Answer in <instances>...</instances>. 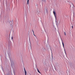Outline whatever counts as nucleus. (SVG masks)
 Instances as JSON below:
<instances>
[{
    "label": "nucleus",
    "instance_id": "1",
    "mask_svg": "<svg viewBox=\"0 0 75 75\" xmlns=\"http://www.w3.org/2000/svg\"><path fill=\"white\" fill-rule=\"evenodd\" d=\"M61 40H62V44L63 45V47L64 48V51L66 55V56H67V53H66V51H65V47H64V42H63V41H62V39H61Z\"/></svg>",
    "mask_w": 75,
    "mask_h": 75
},
{
    "label": "nucleus",
    "instance_id": "2",
    "mask_svg": "<svg viewBox=\"0 0 75 75\" xmlns=\"http://www.w3.org/2000/svg\"><path fill=\"white\" fill-rule=\"evenodd\" d=\"M53 13L54 15L55 16V22L56 23H57V16L56 15V13L55 11H53Z\"/></svg>",
    "mask_w": 75,
    "mask_h": 75
},
{
    "label": "nucleus",
    "instance_id": "3",
    "mask_svg": "<svg viewBox=\"0 0 75 75\" xmlns=\"http://www.w3.org/2000/svg\"><path fill=\"white\" fill-rule=\"evenodd\" d=\"M9 58L10 59V61H11V66H12V65H13V64H14V62H13V61H12V60L11 59V57L10 58V56H9Z\"/></svg>",
    "mask_w": 75,
    "mask_h": 75
},
{
    "label": "nucleus",
    "instance_id": "4",
    "mask_svg": "<svg viewBox=\"0 0 75 75\" xmlns=\"http://www.w3.org/2000/svg\"><path fill=\"white\" fill-rule=\"evenodd\" d=\"M10 23L11 24V26L12 27H13V23H12L11 22H10Z\"/></svg>",
    "mask_w": 75,
    "mask_h": 75
},
{
    "label": "nucleus",
    "instance_id": "5",
    "mask_svg": "<svg viewBox=\"0 0 75 75\" xmlns=\"http://www.w3.org/2000/svg\"><path fill=\"white\" fill-rule=\"evenodd\" d=\"M27 4H29V0H27Z\"/></svg>",
    "mask_w": 75,
    "mask_h": 75
},
{
    "label": "nucleus",
    "instance_id": "6",
    "mask_svg": "<svg viewBox=\"0 0 75 75\" xmlns=\"http://www.w3.org/2000/svg\"><path fill=\"white\" fill-rule=\"evenodd\" d=\"M8 5L9 6L8 7V9H9V10H10V4H8Z\"/></svg>",
    "mask_w": 75,
    "mask_h": 75
},
{
    "label": "nucleus",
    "instance_id": "7",
    "mask_svg": "<svg viewBox=\"0 0 75 75\" xmlns=\"http://www.w3.org/2000/svg\"><path fill=\"white\" fill-rule=\"evenodd\" d=\"M24 72L25 73V75H27V71H26V70H24Z\"/></svg>",
    "mask_w": 75,
    "mask_h": 75
},
{
    "label": "nucleus",
    "instance_id": "8",
    "mask_svg": "<svg viewBox=\"0 0 75 75\" xmlns=\"http://www.w3.org/2000/svg\"><path fill=\"white\" fill-rule=\"evenodd\" d=\"M32 30L33 32V35H34V36H35V37H36V36H35V35H34V30H33L32 29Z\"/></svg>",
    "mask_w": 75,
    "mask_h": 75
},
{
    "label": "nucleus",
    "instance_id": "9",
    "mask_svg": "<svg viewBox=\"0 0 75 75\" xmlns=\"http://www.w3.org/2000/svg\"><path fill=\"white\" fill-rule=\"evenodd\" d=\"M37 70H38V72H39V73H40V74L41 73L40 72V71H39V70H38V69L37 68Z\"/></svg>",
    "mask_w": 75,
    "mask_h": 75
},
{
    "label": "nucleus",
    "instance_id": "10",
    "mask_svg": "<svg viewBox=\"0 0 75 75\" xmlns=\"http://www.w3.org/2000/svg\"><path fill=\"white\" fill-rule=\"evenodd\" d=\"M42 1H43V2H46V1L45 0H42Z\"/></svg>",
    "mask_w": 75,
    "mask_h": 75
},
{
    "label": "nucleus",
    "instance_id": "11",
    "mask_svg": "<svg viewBox=\"0 0 75 75\" xmlns=\"http://www.w3.org/2000/svg\"><path fill=\"white\" fill-rule=\"evenodd\" d=\"M64 35H66V33L65 32H64Z\"/></svg>",
    "mask_w": 75,
    "mask_h": 75
},
{
    "label": "nucleus",
    "instance_id": "12",
    "mask_svg": "<svg viewBox=\"0 0 75 75\" xmlns=\"http://www.w3.org/2000/svg\"><path fill=\"white\" fill-rule=\"evenodd\" d=\"M30 49H31V46H30L29 47V49H30Z\"/></svg>",
    "mask_w": 75,
    "mask_h": 75
},
{
    "label": "nucleus",
    "instance_id": "13",
    "mask_svg": "<svg viewBox=\"0 0 75 75\" xmlns=\"http://www.w3.org/2000/svg\"><path fill=\"white\" fill-rule=\"evenodd\" d=\"M46 13H47V12H48V11H47V9H46Z\"/></svg>",
    "mask_w": 75,
    "mask_h": 75
},
{
    "label": "nucleus",
    "instance_id": "14",
    "mask_svg": "<svg viewBox=\"0 0 75 75\" xmlns=\"http://www.w3.org/2000/svg\"><path fill=\"white\" fill-rule=\"evenodd\" d=\"M72 4V6H74V4Z\"/></svg>",
    "mask_w": 75,
    "mask_h": 75
},
{
    "label": "nucleus",
    "instance_id": "15",
    "mask_svg": "<svg viewBox=\"0 0 75 75\" xmlns=\"http://www.w3.org/2000/svg\"><path fill=\"white\" fill-rule=\"evenodd\" d=\"M11 39H12V40H13V37H12Z\"/></svg>",
    "mask_w": 75,
    "mask_h": 75
},
{
    "label": "nucleus",
    "instance_id": "16",
    "mask_svg": "<svg viewBox=\"0 0 75 75\" xmlns=\"http://www.w3.org/2000/svg\"><path fill=\"white\" fill-rule=\"evenodd\" d=\"M55 69L56 70H57V69H56V68H55Z\"/></svg>",
    "mask_w": 75,
    "mask_h": 75
},
{
    "label": "nucleus",
    "instance_id": "17",
    "mask_svg": "<svg viewBox=\"0 0 75 75\" xmlns=\"http://www.w3.org/2000/svg\"><path fill=\"white\" fill-rule=\"evenodd\" d=\"M25 68H24V71H25Z\"/></svg>",
    "mask_w": 75,
    "mask_h": 75
},
{
    "label": "nucleus",
    "instance_id": "18",
    "mask_svg": "<svg viewBox=\"0 0 75 75\" xmlns=\"http://www.w3.org/2000/svg\"><path fill=\"white\" fill-rule=\"evenodd\" d=\"M71 27H72V28H73V26H72Z\"/></svg>",
    "mask_w": 75,
    "mask_h": 75
},
{
    "label": "nucleus",
    "instance_id": "19",
    "mask_svg": "<svg viewBox=\"0 0 75 75\" xmlns=\"http://www.w3.org/2000/svg\"><path fill=\"white\" fill-rule=\"evenodd\" d=\"M56 25H57V23Z\"/></svg>",
    "mask_w": 75,
    "mask_h": 75
},
{
    "label": "nucleus",
    "instance_id": "20",
    "mask_svg": "<svg viewBox=\"0 0 75 75\" xmlns=\"http://www.w3.org/2000/svg\"><path fill=\"white\" fill-rule=\"evenodd\" d=\"M15 73L14 72V74H15Z\"/></svg>",
    "mask_w": 75,
    "mask_h": 75
},
{
    "label": "nucleus",
    "instance_id": "21",
    "mask_svg": "<svg viewBox=\"0 0 75 75\" xmlns=\"http://www.w3.org/2000/svg\"><path fill=\"white\" fill-rule=\"evenodd\" d=\"M70 7H71V6Z\"/></svg>",
    "mask_w": 75,
    "mask_h": 75
},
{
    "label": "nucleus",
    "instance_id": "22",
    "mask_svg": "<svg viewBox=\"0 0 75 75\" xmlns=\"http://www.w3.org/2000/svg\"><path fill=\"white\" fill-rule=\"evenodd\" d=\"M30 75H31V74H30Z\"/></svg>",
    "mask_w": 75,
    "mask_h": 75
}]
</instances>
